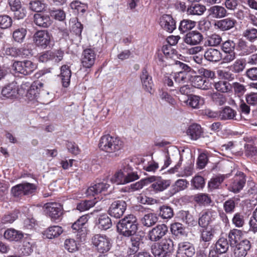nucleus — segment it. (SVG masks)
Segmentation results:
<instances>
[{
	"label": "nucleus",
	"instance_id": "46",
	"mask_svg": "<svg viewBox=\"0 0 257 257\" xmlns=\"http://www.w3.org/2000/svg\"><path fill=\"white\" fill-rule=\"evenodd\" d=\"M97 224L98 227L101 229L106 230L111 227L112 222L110 218L107 215L103 214L99 216Z\"/></svg>",
	"mask_w": 257,
	"mask_h": 257
},
{
	"label": "nucleus",
	"instance_id": "32",
	"mask_svg": "<svg viewBox=\"0 0 257 257\" xmlns=\"http://www.w3.org/2000/svg\"><path fill=\"white\" fill-rule=\"evenodd\" d=\"M60 76L63 86L64 87H68L71 76V71L68 66L63 65L61 66Z\"/></svg>",
	"mask_w": 257,
	"mask_h": 257
},
{
	"label": "nucleus",
	"instance_id": "61",
	"mask_svg": "<svg viewBox=\"0 0 257 257\" xmlns=\"http://www.w3.org/2000/svg\"><path fill=\"white\" fill-rule=\"evenodd\" d=\"M232 221L236 227H242L245 223V216L241 213H236L232 218Z\"/></svg>",
	"mask_w": 257,
	"mask_h": 257
},
{
	"label": "nucleus",
	"instance_id": "8",
	"mask_svg": "<svg viewBox=\"0 0 257 257\" xmlns=\"http://www.w3.org/2000/svg\"><path fill=\"white\" fill-rule=\"evenodd\" d=\"M47 214L53 221L60 220L63 215V207L59 203L50 202L45 204Z\"/></svg>",
	"mask_w": 257,
	"mask_h": 257
},
{
	"label": "nucleus",
	"instance_id": "10",
	"mask_svg": "<svg viewBox=\"0 0 257 257\" xmlns=\"http://www.w3.org/2000/svg\"><path fill=\"white\" fill-rule=\"evenodd\" d=\"M231 247L234 257H245L251 248V243L248 240L245 239Z\"/></svg>",
	"mask_w": 257,
	"mask_h": 257
},
{
	"label": "nucleus",
	"instance_id": "45",
	"mask_svg": "<svg viewBox=\"0 0 257 257\" xmlns=\"http://www.w3.org/2000/svg\"><path fill=\"white\" fill-rule=\"evenodd\" d=\"M245 60L243 59H237L230 66V70L235 73L242 72L245 68Z\"/></svg>",
	"mask_w": 257,
	"mask_h": 257
},
{
	"label": "nucleus",
	"instance_id": "36",
	"mask_svg": "<svg viewBox=\"0 0 257 257\" xmlns=\"http://www.w3.org/2000/svg\"><path fill=\"white\" fill-rule=\"evenodd\" d=\"M4 235L6 239L14 241L20 240L24 236L22 232L12 228L6 230Z\"/></svg>",
	"mask_w": 257,
	"mask_h": 257
},
{
	"label": "nucleus",
	"instance_id": "15",
	"mask_svg": "<svg viewBox=\"0 0 257 257\" xmlns=\"http://www.w3.org/2000/svg\"><path fill=\"white\" fill-rule=\"evenodd\" d=\"M96 54L91 49H85L82 55L81 63L82 66L86 68H91L94 64Z\"/></svg>",
	"mask_w": 257,
	"mask_h": 257
},
{
	"label": "nucleus",
	"instance_id": "5",
	"mask_svg": "<svg viewBox=\"0 0 257 257\" xmlns=\"http://www.w3.org/2000/svg\"><path fill=\"white\" fill-rule=\"evenodd\" d=\"M92 242L100 253L107 252L112 246L111 239L105 235L97 234L92 238Z\"/></svg>",
	"mask_w": 257,
	"mask_h": 257
},
{
	"label": "nucleus",
	"instance_id": "40",
	"mask_svg": "<svg viewBox=\"0 0 257 257\" xmlns=\"http://www.w3.org/2000/svg\"><path fill=\"white\" fill-rule=\"evenodd\" d=\"M159 216L163 219H169L174 216L172 208L168 205H163L159 207Z\"/></svg>",
	"mask_w": 257,
	"mask_h": 257
},
{
	"label": "nucleus",
	"instance_id": "14",
	"mask_svg": "<svg viewBox=\"0 0 257 257\" xmlns=\"http://www.w3.org/2000/svg\"><path fill=\"white\" fill-rule=\"evenodd\" d=\"M168 232V227L164 224H159L149 232V238L152 241L160 240Z\"/></svg>",
	"mask_w": 257,
	"mask_h": 257
},
{
	"label": "nucleus",
	"instance_id": "34",
	"mask_svg": "<svg viewBox=\"0 0 257 257\" xmlns=\"http://www.w3.org/2000/svg\"><path fill=\"white\" fill-rule=\"evenodd\" d=\"M242 236V232L241 230L237 229L231 230L228 235V241L230 246L232 247L233 245L239 243Z\"/></svg>",
	"mask_w": 257,
	"mask_h": 257
},
{
	"label": "nucleus",
	"instance_id": "13",
	"mask_svg": "<svg viewBox=\"0 0 257 257\" xmlns=\"http://www.w3.org/2000/svg\"><path fill=\"white\" fill-rule=\"evenodd\" d=\"M51 35L47 31L41 30L37 31L34 36V41L35 44L45 49L50 44Z\"/></svg>",
	"mask_w": 257,
	"mask_h": 257
},
{
	"label": "nucleus",
	"instance_id": "59",
	"mask_svg": "<svg viewBox=\"0 0 257 257\" xmlns=\"http://www.w3.org/2000/svg\"><path fill=\"white\" fill-rule=\"evenodd\" d=\"M50 15L56 20L63 21L66 18V14L61 9L50 10Z\"/></svg>",
	"mask_w": 257,
	"mask_h": 257
},
{
	"label": "nucleus",
	"instance_id": "48",
	"mask_svg": "<svg viewBox=\"0 0 257 257\" xmlns=\"http://www.w3.org/2000/svg\"><path fill=\"white\" fill-rule=\"evenodd\" d=\"M195 25L196 22L195 21L184 19L180 23L179 30L181 33H184L192 29L195 26Z\"/></svg>",
	"mask_w": 257,
	"mask_h": 257
},
{
	"label": "nucleus",
	"instance_id": "28",
	"mask_svg": "<svg viewBox=\"0 0 257 257\" xmlns=\"http://www.w3.org/2000/svg\"><path fill=\"white\" fill-rule=\"evenodd\" d=\"M18 94V90L16 85L13 83L7 85L1 90V95L7 98H16Z\"/></svg>",
	"mask_w": 257,
	"mask_h": 257
},
{
	"label": "nucleus",
	"instance_id": "26",
	"mask_svg": "<svg viewBox=\"0 0 257 257\" xmlns=\"http://www.w3.org/2000/svg\"><path fill=\"white\" fill-rule=\"evenodd\" d=\"M171 76L174 80L176 85L190 82L193 78L191 73L188 72H179L172 74Z\"/></svg>",
	"mask_w": 257,
	"mask_h": 257
},
{
	"label": "nucleus",
	"instance_id": "9",
	"mask_svg": "<svg viewBox=\"0 0 257 257\" xmlns=\"http://www.w3.org/2000/svg\"><path fill=\"white\" fill-rule=\"evenodd\" d=\"M126 208V202L122 200L114 201L108 210L109 215L115 218H120L124 213Z\"/></svg>",
	"mask_w": 257,
	"mask_h": 257
},
{
	"label": "nucleus",
	"instance_id": "20",
	"mask_svg": "<svg viewBox=\"0 0 257 257\" xmlns=\"http://www.w3.org/2000/svg\"><path fill=\"white\" fill-rule=\"evenodd\" d=\"M180 100L186 105L189 106L193 108H198L200 105L203 104V100L200 97L194 94H190L187 96H182Z\"/></svg>",
	"mask_w": 257,
	"mask_h": 257
},
{
	"label": "nucleus",
	"instance_id": "11",
	"mask_svg": "<svg viewBox=\"0 0 257 257\" xmlns=\"http://www.w3.org/2000/svg\"><path fill=\"white\" fill-rule=\"evenodd\" d=\"M195 253L193 244L188 241L180 242L178 244L176 257H192Z\"/></svg>",
	"mask_w": 257,
	"mask_h": 257
},
{
	"label": "nucleus",
	"instance_id": "25",
	"mask_svg": "<svg viewBox=\"0 0 257 257\" xmlns=\"http://www.w3.org/2000/svg\"><path fill=\"white\" fill-rule=\"evenodd\" d=\"M256 49V46L254 45H247V43L240 39L237 45V50L240 52L239 55L245 56L253 53Z\"/></svg>",
	"mask_w": 257,
	"mask_h": 257
},
{
	"label": "nucleus",
	"instance_id": "19",
	"mask_svg": "<svg viewBox=\"0 0 257 257\" xmlns=\"http://www.w3.org/2000/svg\"><path fill=\"white\" fill-rule=\"evenodd\" d=\"M203 39L201 33L197 31H193L188 33L184 38V41L190 45L199 44Z\"/></svg>",
	"mask_w": 257,
	"mask_h": 257
},
{
	"label": "nucleus",
	"instance_id": "55",
	"mask_svg": "<svg viewBox=\"0 0 257 257\" xmlns=\"http://www.w3.org/2000/svg\"><path fill=\"white\" fill-rule=\"evenodd\" d=\"M171 231L173 234L177 236L184 235L185 233V228L183 225L178 222L171 224Z\"/></svg>",
	"mask_w": 257,
	"mask_h": 257
},
{
	"label": "nucleus",
	"instance_id": "18",
	"mask_svg": "<svg viewBox=\"0 0 257 257\" xmlns=\"http://www.w3.org/2000/svg\"><path fill=\"white\" fill-rule=\"evenodd\" d=\"M34 23L40 27L46 28L51 25L52 21L47 14L37 13L34 16Z\"/></svg>",
	"mask_w": 257,
	"mask_h": 257
},
{
	"label": "nucleus",
	"instance_id": "49",
	"mask_svg": "<svg viewBox=\"0 0 257 257\" xmlns=\"http://www.w3.org/2000/svg\"><path fill=\"white\" fill-rule=\"evenodd\" d=\"M27 30L26 29L23 28H19L14 31L13 38L15 42L21 43L24 42Z\"/></svg>",
	"mask_w": 257,
	"mask_h": 257
},
{
	"label": "nucleus",
	"instance_id": "39",
	"mask_svg": "<svg viewBox=\"0 0 257 257\" xmlns=\"http://www.w3.org/2000/svg\"><path fill=\"white\" fill-rule=\"evenodd\" d=\"M191 81L193 82L194 86L196 88L204 90L208 89L209 81L201 76H193Z\"/></svg>",
	"mask_w": 257,
	"mask_h": 257
},
{
	"label": "nucleus",
	"instance_id": "63",
	"mask_svg": "<svg viewBox=\"0 0 257 257\" xmlns=\"http://www.w3.org/2000/svg\"><path fill=\"white\" fill-rule=\"evenodd\" d=\"M211 97L215 103L220 106L223 105L226 101V97L222 94L217 92L212 93Z\"/></svg>",
	"mask_w": 257,
	"mask_h": 257
},
{
	"label": "nucleus",
	"instance_id": "50",
	"mask_svg": "<svg viewBox=\"0 0 257 257\" xmlns=\"http://www.w3.org/2000/svg\"><path fill=\"white\" fill-rule=\"evenodd\" d=\"M242 36L251 42L257 39V29L252 27H247L243 32Z\"/></svg>",
	"mask_w": 257,
	"mask_h": 257
},
{
	"label": "nucleus",
	"instance_id": "60",
	"mask_svg": "<svg viewBox=\"0 0 257 257\" xmlns=\"http://www.w3.org/2000/svg\"><path fill=\"white\" fill-rule=\"evenodd\" d=\"M189 182L185 179L178 180L176 181L175 185L173 186L174 187V191L172 193V195L185 189L187 188Z\"/></svg>",
	"mask_w": 257,
	"mask_h": 257
},
{
	"label": "nucleus",
	"instance_id": "54",
	"mask_svg": "<svg viewBox=\"0 0 257 257\" xmlns=\"http://www.w3.org/2000/svg\"><path fill=\"white\" fill-rule=\"evenodd\" d=\"M147 184H148V178L142 179L135 183L132 184L128 188H126L128 192H134L141 190Z\"/></svg>",
	"mask_w": 257,
	"mask_h": 257
},
{
	"label": "nucleus",
	"instance_id": "31",
	"mask_svg": "<svg viewBox=\"0 0 257 257\" xmlns=\"http://www.w3.org/2000/svg\"><path fill=\"white\" fill-rule=\"evenodd\" d=\"M202 133L201 126L197 124L190 125L186 132L187 135L193 140H197L200 138Z\"/></svg>",
	"mask_w": 257,
	"mask_h": 257
},
{
	"label": "nucleus",
	"instance_id": "6",
	"mask_svg": "<svg viewBox=\"0 0 257 257\" xmlns=\"http://www.w3.org/2000/svg\"><path fill=\"white\" fill-rule=\"evenodd\" d=\"M12 68L15 73L28 75L34 71L36 65L30 60L15 61L12 65Z\"/></svg>",
	"mask_w": 257,
	"mask_h": 257
},
{
	"label": "nucleus",
	"instance_id": "62",
	"mask_svg": "<svg viewBox=\"0 0 257 257\" xmlns=\"http://www.w3.org/2000/svg\"><path fill=\"white\" fill-rule=\"evenodd\" d=\"M181 217L182 221L188 225L194 226L196 223L189 211H182L181 213Z\"/></svg>",
	"mask_w": 257,
	"mask_h": 257
},
{
	"label": "nucleus",
	"instance_id": "53",
	"mask_svg": "<svg viewBox=\"0 0 257 257\" xmlns=\"http://www.w3.org/2000/svg\"><path fill=\"white\" fill-rule=\"evenodd\" d=\"M95 203L93 200H82L77 204L76 209L81 212L84 211L93 207Z\"/></svg>",
	"mask_w": 257,
	"mask_h": 257
},
{
	"label": "nucleus",
	"instance_id": "2",
	"mask_svg": "<svg viewBox=\"0 0 257 257\" xmlns=\"http://www.w3.org/2000/svg\"><path fill=\"white\" fill-rule=\"evenodd\" d=\"M138 222L136 216L130 214L120 220L117 223V230L119 233L125 237L137 234Z\"/></svg>",
	"mask_w": 257,
	"mask_h": 257
},
{
	"label": "nucleus",
	"instance_id": "41",
	"mask_svg": "<svg viewBox=\"0 0 257 257\" xmlns=\"http://www.w3.org/2000/svg\"><path fill=\"white\" fill-rule=\"evenodd\" d=\"M214 87L218 91L222 93H228L231 91L232 89V85L229 82L224 80L215 82Z\"/></svg>",
	"mask_w": 257,
	"mask_h": 257
},
{
	"label": "nucleus",
	"instance_id": "42",
	"mask_svg": "<svg viewBox=\"0 0 257 257\" xmlns=\"http://www.w3.org/2000/svg\"><path fill=\"white\" fill-rule=\"evenodd\" d=\"M224 237L220 238L215 243V248L219 252V254L227 252L229 248V242Z\"/></svg>",
	"mask_w": 257,
	"mask_h": 257
},
{
	"label": "nucleus",
	"instance_id": "37",
	"mask_svg": "<svg viewBox=\"0 0 257 257\" xmlns=\"http://www.w3.org/2000/svg\"><path fill=\"white\" fill-rule=\"evenodd\" d=\"M158 220L157 214L153 213L146 214L141 219L142 224L146 227H151Z\"/></svg>",
	"mask_w": 257,
	"mask_h": 257
},
{
	"label": "nucleus",
	"instance_id": "7",
	"mask_svg": "<svg viewBox=\"0 0 257 257\" xmlns=\"http://www.w3.org/2000/svg\"><path fill=\"white\" fill-rule=\"evenodd\" d=\"M148 183H152L150 186L151 190L157 193L166 189L170 185L171 181L169 180L163 179L160 177L151 176L148 177Z\"/></svg>",
	"mask_w": 257,
	"mask_h": 257
},
{
	"label": "nucleus",
	"instance_id": "30",
	"mask_svg": "<svg viewBox=\"0 0 257 257\" xmlns=\"http://www.w3.org/2000/svg\"><path fill=\"white\" fill-rule=\"evenodd\" d=\"M141 79L143 87L144 89L146 91L151 93V90L153 86V82L152 79V77L149 74L148 71L145 68L143 69L142 70Z\"/></svg>",
	"mask_w": 257,
	"mask_h": 257
},
{
	"label": "nucleus",
	"instance_id": "21",
	"mask_svg": "<svg viewBox=\"0 0 257 257\" xmlns=\"http://www.w3.org/2000/svg\"><path fill=\"white\" fill-rule=\"evenodd\" d=\"M208 16L212 19H221L226 17L227 11L222 6L215 5L210 7L208 10Z\"/></svg>",
	"mask_w": 257,
	"mask_h": 257
},
{
	"label": "nucleus",
	"instance_id": "3",
	"mask_svg": "<svg viewBox=\"0 0 257 257\" xmlns=\"http://www.w3.org/2000/svg\"><path fill=\"white\" fill-rule=\"evenodd\" d=\"M173 245L172 239H165L160 243L152 245V252L155 257H168L170 256Z\"/></svg>",
	"mask_w": 257,
	"mask_h": 257
},
{
	"label": "nucleus",
	"instance_id": "4",
	"mask_svg": "<svg viewBox=\"0 0 257 257\" xmlns=\"http://www.w3.org/2000/svg\"><path fill=\"white\" fill-rule=\"evenodd\" d=\"M89 216L85 214L80 217L71 226L74 233H76V236L80 241L84 240L87 234L88 229L86 223Z\"/></svg>",
	"mask_w": 257,
	"mask_h": 257
},
{
	"label": "nucleus",
	"instance_id": "56",
	"mask_svg": "<svg viewBox=\"0 0 257 257\" xmlns=\"http://www.w3.org/2000/svg\"><path fill=\"white\" fill-rule=\"evenodd\" d=\"M13 24V20L11 17L7 15H0V28L1 29H7L10 28Z\"/></svg>",
	"mask_w": 257,
	"mask_h": 257
},
{
	"label": "nucleus",
	"instance_id": "43",
	"mask_svg": "<svg viewBox=\"0 0 257 257\" xmlns=\"http://www.w3.org/2000/svg\"><path fill=\"white\" fill-rule=\"evenodd\" d=\"M63 232L61 227L59 226H53L49 227L45 231L44 235L48 238L52 239L59 236Z\"/></svg>",
	"mask_w": 257,
	"mask_h": 257
},
{
	"label": "nucleus",
	"instance_id": "47",
	"mask_svg": "<svg viewBox=\"0 0 257 257\" xmlns=\"http://www.w3.org/2000/svg\"><path fill=\"white\" fill-rule=\"evenodd\" d=\"M140 178L137 172L133 171V168L125 163V181L126 184L136 181Z\"/></svg>",
	"mask_w": 257,
	"mask_h": 257
},
{
	"label": "nucleus",
	"instance_id": "33",
	"mask_svg": "<svg viewBox=\"0 0 257 257\" xmlns=\"http://www.w3.org/2000/svg\"><path fill=\"white\" fill-rule=\"evenodd\" d=\"M236 115V111L229 106H225L218 113V117L221 120L233 119Z\"/></svg>",
	"mask_w": 257,
	"mask_h": 257
},
{
	"label": "nucleus",
	"instance_id": "27",
	"mask_svg": "<svg viewBox=\"0 0 257 257\" xmlns=\"http://www.w3.org/2000/svg\"><path fill=\"white\" fill-rule=\"evenodd\" d=\"M204 58L208 61L217 62L222 59V54L220 51L216 49H208L204 53Z\"/></svg>",
	"mask_w": 257,
	"mask_h": 257
},
{
	"label": "nucleus",
	"instance_id": "23",
	"mask_svg": "<svg viewBox=\"0 0 257 257\" xmlns=\"http://www.w3.org/2000/svg\"><path fill=\"white\" fill-rule=\"evenodd\" d=\"M216 215V212L212 210L203 212L198 219L199 225L203 228L206 227L215 219Z\"/></svg>",
	"mask_w": 257,
	"mask_h": 257
},
{
	"label": "nucleus",
	"instance_id": "35",
	"mask_svg": "<svg viewBox=\"0 0 257 257\" xmlns=\"http://www.w3.org/2000/svg\"><path fill=\"white\" fill-rule=\"evenodd\" d=\"M111 181L117 184H125V163L111 178Z\"/></svg>",
	"mask_w": 257,
	"mask_h": 257
},
{
	"label": "nucleus",
	"instance_id": "58",
	"mask_svg": "<svg viewBox=\"0 0 257 257\" xmlns=\"http://www.w3.org/2000/svg\"><path fill=\"white\" fill-rule=\"evenodd\" d=\"M236 206L235 198H231L225 201L223 203V209L226 213H232Z\"/></svg>",
	"mask_w": 257,
	"mask_h": 257
},
{
	"label": "nucleus",
	"instance_id": "29",
	"mask_svg": "<svg viewBox=\"0 0 257 257\" xmlns=\"http://www.w3.org/2000/svg\"><path fill=\"white\" fill-rule=\"evenodd\" d=\"M131 244L129 246L127 253L129 255L135 254L139 250L141 241L143 236L137 234L133 236H131Z\"/></svg>",
	"mask_w": 257,
	"mask_h": 257
},
{
	"label": "nucleus",
	"instance_id": "57",
	"mask_svg": "<svg viewBox=\"0 0 257 257\" xmlns=\"http://www.w3.org/2000/svg\"><path fill=\"white\" fill-rule=\"evenodd\" d=\"M194 200L198 203L206 205L209 204L211 202L210 197L206 194H198L194 196Z\"/></svg>",
	"mask_w": 257,
	"mask_h": 257
},
{
	"label": "nucleus",
	"instance_id": "52",
	"mask_svg": "<svg viewBox=\"0 0 257 257\" xmlns=\"http://www.w3.org/2000/svg\"><path fill=\"white\" fill-rule=\"evenodd\" d=\"M191 185L194 189H201L205 185L204 179L201 176H195L191 180Z\"/></svg>",
	"mask_w": 257,
	"mask_h": 257
},
{
	"label": "nucleus",
	"instance_id": "22",
	"mask_svg": "<svg viewBox=\"0 0 257 257\" xmlns=\"http://www.w3.org/2000/svg\"><path fill=\"white\" fill-rule=\"evenodd\" d=\"M236 21L232 18H227L221 20L217 21L214 26L222 31L229 30L234 27Z\"/></svg>",
	"mask_w": 257,
	"mask_h": 257
},
{
	"label": "nucleus",
	"instance_id": "12",
	"mask_svg": "<svg viewBox=\"0 0 257 257\" xmlns=\"http://www.w3.org/2000/svg\"><path fill=\"white\" fill-rule=\"evenodd\" d=\"M44 84L42 82H35L28 90L27 96L31 99L38 98L40 96H45L49 92L43 89Z\"/></svg>",
	"mask_w": 257,
	"mask_h": 257
},
{
	"label": "nucleus",
	"instance_id": "51",
	"mask_svg": "<svg viewBox=\"0 0 257 257\" xmlns=\"http://www.w3.org/2000/svg\"><path fill=\"white\" fill-rule=\"evenodd\" d=\"M221 40L222 39L219 35L213 34L205 40L204 45L205 46H217L220 44Z\"/></svg>",
	"mask_w": 257,
	"mask_h": 257
},
{
	"label": "nucleus",
	"instance_id": "17",
	"mask_svg": "<svg viewBox=\"0 0 257 257\" xmlns=\"http://www.w3.org/2000/svg\"><path fill=\"white\" fill-rule=\"evenodd\" d=\"M246 182L245 176L242 172H239L238 177L235 178L228 187V190L234 193L240 191L244 186Z\"/></svg>",
	"mask_w": 257,
	"mask_h": 257
},
{
	"label": "nucleus",
	"instance_id": "24",
	"mask_svg": "<svg viewBox=\"0 0 257 257\" xmlns=\"http://www.w3.org/2000/svg\"><path fill=\"white\" fill-rule=\"evenodd\" d=\"M110 185L106 183H98L89 187L87 191V196H94L98 193H103L107 191Z\"/></svg>",
	"mask_w": 257,
	"mask_h": 257
},
{
	"label": "nucleus",
	"instance_id": "64",
	"mask_svg": "<svg viewBox=\"0 0 257 257\" xmlns=\"http://www.w3.org/2000/svg\"><path fill=\"white\" fill-rule=\"evenodd\" d=\"M64 246L66 249L70 252H73L78 249L76 241L73 239H67L65 241Z\"/></svg>",
	"mask_w": 257,
	"mask_h": 257
},
{
	"label": "nucleus",
	"instance_id": "1",
	"mask_svg": "<svg viewBox=\"0 0 257 257\" xmlns=\"http://www.w3.org/2000/svg\"><path fill=\"white\" fill-rule=\"evenodd\" d=\"M98 146L109 157H115L118 156L117 152L122 148V142L117 138L106 135L101 137Z\"/></svg>",
	"mask_w": 257,
	"mask_h": 257
},
{
	"label": "nucleus",
	"instance_id": "38",
	"mask_svg": "<svg viewBox=\"0 0 257 257\" xmlns=\"http://www.w3.org/2000/svg\"><path fill=\"white\" fill-rule=\"evenodd\" d=\"M206 10L204 5L198 4H192L187 9V13L192 15H202Z\"/></svg>",
	"mask_w": 257,
	"mask_h": 257
},
{
	"label": "nucleus",
	"instance_id": "16",
	"mask_svg": "<svg viewBox=\"0 0 257 257\" xmlns=\"http://www.w3.org/2000/svg\"><path fill=\"white\" fill-rule=\"evenodd\" d=\"M160 25L162 28L169 33L176 29V22L170 15H163L160 18Z\"/></svg>",
	"mask_w": 257,
	"mask_h": 257
},
{
	"label": "nucleus",
	"instance_id": "44",
	"mask_svg": "<svg viewBox=\"0 0 257 257\" xmlns=\"http://www.w3.org/2000/svg\"><path fill=\"white\" fill-rule=\"evenodd\" d=\"M226 177L225 175H218L212 178L208 183V188L212 190L218 189Z\"/></svg>",
	"mask_w": 257,
	"mask_h": 257
}]
</instances>
